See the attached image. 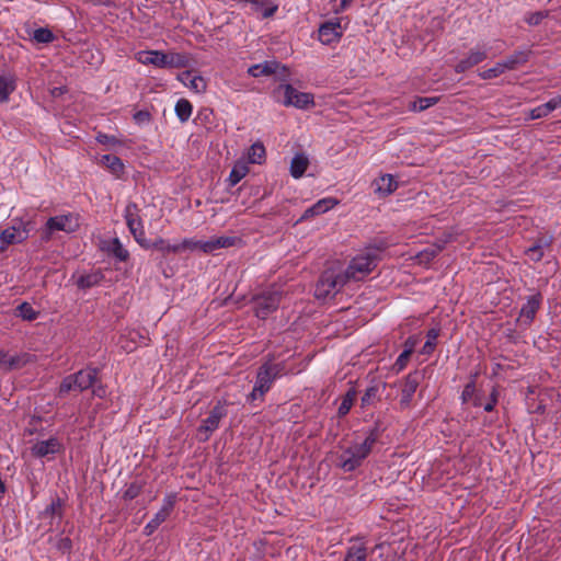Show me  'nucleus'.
<instances>
[{
    "label": "nucleus",
    "instance_id": "obj_1",
    "mask_svg": "<svg viewBox=\"0 0 561 561\" xmlns=\"http://www.w3.org/2000/svg\"><path fill=\"white\" fill-rule=\"evenodd\" d=\"M347 282V275L341 268L329 267L322 272L317 282L314 297L322 300L333 298Z\"/></svg>",
    "mask_w": 561,
    "mask_h": 561
},
{
    "label": "nucleus",
    "instance_id": "obj_2",
    "mask_svg": "<svg viewBox=\"0 0 561 561\" xmlns=\"http://www.w3.org/2000/svg\"><path fill=\"white\" fill-rule=\"evenodd\" d=\"M273 96L284 106H294L299 110H307L316 104L312 93L300 92L289 83L279 84L273 91Z\"/></svg>",
    "mask_w": 561,
    "mask_h": 561
},
{
    "label": "nucleus",
    "instance_id": "obj_3",
    "mask_svg": "<svg viewBox=\"0 0 561 561\" xmlns=\"http://www.w3.org/2000/svg\"><path fill=\"white\" fill-rule=\"evenodd\" d=\"M98 368L87 367L65 377L59 386V396L70 391L82 392L93 387L98 380Z\"/></svg>",
    "mask_w": 561,
    "mask_h": 561
},
{
    "label": "nucleus",
    "instance_id": "obj_4",
    "mask_svg": "<svg viewBox=\"0 0 561 561\" xmlns=\"http://www.w3.org/2000/svg\"><path fill=\"white\" fill-rule=\"evenodd\" d=\"M378 256L376 253L368 251L356 255L350 262L344 272L350 280H362L377 266Z\"/></svg>",
    "mask_w": 561,
    "mask_h": 561
},
{
    "label": "nucleus",
    "instance_id": "obj_5",
    "mask_svg": "<svg viewBox=\"0 0 561 561\" xmlns=\"http://www.w3.org/2000/svg\"><path fill=\"white\" fill-rule=\"evenodd\" d=\"M228 414L226 401H217L210 410L208 416L203 420L198 426V435L202 442H206L210 435L219 427L220 421Z\"/></svg>",
    "mask_w": 561,
    "mask_h": 561
},
{
    "label": "nucleus",
    "instance_id": "obj_6",
    "mask_svg": "<svg viewBox=\"0 0 561 561\" xmlns=\"http://www.w3.org/2000/svg\"><path fill=\"white\" fill-rule=\"evenodd\" d=\"M367 457L366 448L355 442L337 456V466L345 472H352L360 467Z\"/></svg>",
    "mask_w": 561,
    "mask_h": 561
},
{
    "label": "nucleus",
    "instance_id": "obj_7",
    "mask_svg": "<svg viewBox=\"0 0 561 561\" xmlns=\"http://www.w3.org/2000/svg\"><path fill=\"white\" fill-rule=\"evenodd\" d=\"M28 224L13 219L12 225L0 234V251H4L10 244L24 241L28 237Z\"/></svg>",
    "mask_w": 561,
    "mask_h": 561
},
{
    "label": "nucleus",
    "instance_id": "obj_8",
    "mask_svg": "<svg viewBox=\"0 0 561 561\" xmlns=\"http://www.w3.org/2000/svg\"><path fill=\"white\" fill-rule=\"evenodd\" d=\"M255 314L260 319L267 318L274 312L280 304V294L278 291H264L253 299Z\"/></svg>",
    "mask_w": 561,
    "mask_h": 561
},
{
    "label": "nucleus",
    "instance_id": "obj_9",
    "mask_svg": "<svg viewBox=\"0 0 561 561\" xmlns=\"http://www.w3.org/2000/svg\"><path fill=\"white\" fill-rule=\"evenodd\" d=\"M542 304V296L536 293L526 298V302L522 306L519 316L516 319V325L522 329H527L533 323L540 306Z\"/></svg>",
    "mask_w": 561,
    "mask_h": 561
},
{
    "label": "nucleus",
    "instance_id": "obj_10",
    "mask_svg": "<svg viewBox=\"0 0 561 561\" xmlns=\"http://www.w3.org/2000/svg\"><path fill=\"white\" fill-rule=\"evenodd\" d=\"M175 496L170 494L163 499L161 508L154 514V516L144 527V534L146 536L152 535L158 527L165 522L174 508Z\"/></svg>",
    "mask_w": 561,
    "mask_h": 561
},
{
    "label": "nucleus",
    "instance_id": "obj_11",
    "mask_svg": "<svg viewBox=\"0 0 561 561\" xmlns=\"http://www.w3.org/2000/svg\"><path fill=\"white\" fill-rule=\"evenodd\" d=\"M488 58V49L483 45H477L470 51L467 54V56L462 59H460L456 66L455 71L457 73L466 72L467 70L471 69L472 67L479 65L483 60Z\"/></svg>",
    "mask_w": 561,
    "mask_h": 561
},
{
    "label": "nucleus",
    "instance_id": "obj_12",
    "mask_svg": "<svg viewBox=\"0 0 561 561\" xmlns=\"http://www.w3.org/2000/svg\"><path fill=\"white\" fill-rule=\"evenodd\" d=\"M78 218L72 214L50 217L46 222V228L49 232L65 231L70 233L75 232L78 229Z\"/></svg>",
    "mask_w": 561,
    "mask_h": 561
},
{
    "label": "nucleus",
    "instance_id": "obj_13",
    "mask_svg": "<svg viewBox=\"0 0 561 561\" xmlns=\"http://www.w3.org/2000/svg\"><path fill=\"white\" fill-rule=\"evenodd\" d=\"M420 376L419 373H410L401 385L400 405L402 409H408L411 405L413 396L419 387Z\"/></svg>",
    "mask_w": 561,
    "mask_h": 561
},
{
    "label": "nucleus",
    "instance_id": "obj_14",
    "mask_svg": "<svg viewBox=\"0 0 561 561\" xmlns=\"http://www.w3.org/2000/svg\"><path fill=\"white\" fill-rule=\"evenodd\" d=\"M139 211L140 210L135 203L127 204L124 210V218L133 237H141V234H145Z\"/></svg>",
    "mask_w": 561,
    "mask_h": 561
},
{
    "label": "nucleus",
    "instance_id": "obj_15",
    "mask_svg": "<svg viewBox=\"0 0 561 561\" xmlns=\"http://www.w3.org/2000/svg\"><path fill=\"white\" fill-rule=\"evenodd\" d=\"M343 35L340 21H328L319 27V41L322 44L330 45L337 42Z\"/></svg>",
    "mask_w": 561,
    "mask_h": 561
},
{
    "label": "nucleus",
    "instance_id": "obj_16",
    "mask_svg": "<svg viewBox=\"0 0 561 561\" xmlns=\"http://www.w3.org/2000/svg\"><path fill=\"white\" fill-rule=\"evenodd\" d=\"M31 360L27 353L10 355L8 352L0 351V369L14 370L24 367Z\"/></svg>",
    "mask_w": 561,
    "mask_h": 561
},
{
    "label": "nucleus",
    "instance_id": "obj_17",
    "mask_svg": "<svg viewBox=\"0 0 561 561\" xmlns=\"http://www.w3.org/2000/svg\"><path fill=\"white\" fill-rule=\"evenodd\" d=\"M60 449L61 444L56 437H50L45 440H38L31 448L32 455L37 458H44L49 455H56L60 451Z\"/></svg>",
    "mask_w": 561,
    "mask_h": 561
},
{
    "label": "nucleus",
    "instance_id": "obj_18",
    "mask_svg": "<svg viewBox=\"0 0 561 561\" xmlns=\"http://www.w3.org/2000/svg\"><path fill=\"white\" fill-rule=\"evenodd\" d=\"M168 54L160 50L139 51L137 60L142 65H153L158 68H167Z\"/></svg>",
    "mask_w": 561,
    "mask_h": 561
},
{
    "label": "nucleus",
    "instance_id": "obj_19",
    "mask_svg": "<svg viewBox=\"0 0 561 561\" xmlns=\"http://www.w3.org/2000/svg\"><path fill=\"white\" fill-rule=\"evenodd\" d=\"M530 54L531 50L529 49L515 50L513 54L502 60L501 64L505 71L515 70L524 66L529 60Z\"/></svg>",
    "mask_w": 561,
    "mask_h": 561
},
{
    "label": "nucleus",
    "instance_id": "obj_20",
    "mask_svg": "<svg viewBox=\"0 0 561 561\" xmlns=\"http://www.w3.org/2000/svg\"><path fill=\"white\" fill-rule=\"evenodd\" d=\"M277 379L276 376L270 370V368L263 363L256 373L255 383L256 390L268 392L274 381Z\"/></svg>",
    "mask_w": 561,
    "mask_h": 561
},
{
    "label": "nucleus",
    "instance_id": "obj_21",
    "mask_svg": "<svg viewBox=\"0 0 561 561\" xmlns=\"http://www.w3.org/2000/svg\"><path fill=\"white\" fill-rule=\"evenodd\" d=\"M209 240L208 251L209 254L215 253L219 249H227L231 247H236L241 243V238L236 236H219L211 237Z\"/></svg>",
    "mask_w": 561,
    "mask_h": 561
},
{
    "label": "nucleus",
    "instance_id": "obj_22",
    "mask_svg": "<svg viewBox=\"0 0 561 561\" xmlns=\"http://www.w3.org/2000/svg\"><path fill=\"white\" fill-rule=\"evenodd\" d=\"M396 178H375L371 186L379 196H387L398 188Z\"/></svg>",
    "mask_w": 561,
    "mask_h": 561
},
{
    "label": "nucleus",
    "instance_id": "obj_23",
    "mask_svg": "<svg viewBox=\"0 0 561 561\" xmlns=\"http://www.w3.org/2000/svg\"><path fill=\"white\" fill-rule=\"evenodd\" d=\"M16 89V77L13 73H0V103H5Z\"/></svg>",
    "mask_w": 561,
    "mask_h": 561
},
{
    "label": "nucleus",
    "instance_id": "obj_24",
    "mask_svg": "<svg viewBox=\"0 0 561 561\" xmlns=\"http://www.w3.org/2000/svg\"><path fill=\"white\" fill-rule=\"evenodd\" d=\"M103 278L104 275L101 271H93L91 273L79 276L77 279V286L81 289H88L99 285Z\"/></svg>",
    "mask_w": 561,
    "mask_h": 561
},
{
    "label": "nucleus",
    "instance_id": "obj_25",
    "mask_svg": "<svg viewBox=\"0 0 561 561\" xmlns=\"http://www.w3.org/2000/svg\"><path fill=\"white\" fill-rule=\"evenodd\" d=\"M265 156H266V151H265V147L263 146V144L255 142L249 148L245 158L252 164H262L265 161Z\"/></svg>",
    "mask_w": 561,
    "mask_h": 561
},
{
    "label": "nucleus",
    "instance_id": "obj_26",
    "mask_svg": "<svg viewBox=\"0 0 561 561\" xmlns=\"http://www.w3.org/2000/svg\"><path fill=\"white\" fill-rule=\"evenodd\" d=\"M381 427L378 423H376L371 428L367 431V435L362 443H358L360 447L366 448V453L369 455L374 445L377 443L381 435Z\"/></svg>",
    "mask_w": 561,
    "mask_h": 561
},
{
    "label": "nucleus",
    "instance_id": "obj_27",
    "mask_svg": "<svg viewBox=\"0 0 561 561\" xmlns=\"http://www.w3.org/2000/svg\"><path fill=\"white\" fill-rule=\"evenodd\" d=\"M99 163L114 174L122 172L124 169L122 160L114 154H103L100 158Z\"/></svg>",
    "mask_w": 561,
    "mask_h": 561
},
{
    "label": "nucleus",
    "instance_id": "obj_28",
    "mask_svg": "<svg viewBox=\"0 0 561 561\" xmlns=\"http://www.w3.org/2000/svg\"><path fill=\"white\" fill-rule=\"evenodd\" d=\"M550 245V240L540 239L526 250V255L534 262L543 257V249Z\"/></svg>",
    "mask_w": 561,
    "mask_h": 561
},
{
    "label": "nucleus",
    "instance_id": "obj_29",
    "mask_svg": "<svg viewBox=\"0 0 561 561\" xmlns=\"http://www.w3.org/2000/svg\"><path fill=\"white\" fill-rule=\"evenodd\" d=\"M107 252L121 262L129 257V252L124 248L118 238H114L106 248Z\"/></svg>",
    "mask_w": 561,
    "mask_h": 561
},
{
    "label": "nucleus",
    "instance_id": "obj_30",
    "mask_svg": "<svg viewBox=\"0 0 561 561\" xmlns=\"http://www.w3.org/2000/svg\"><path fill=\"white\" fill-rule=\"evenodd\" d=\"M308 165V157L305 153H297L290 163V175H304Z\"/></svg>",
    "mask_w": 561,
    "mask_h": 561
},
{
    "label": "nucleus",
    "instance_id": "obj_31",
    "mask_svg": "<svg viewBox=\"0 0 561 561\" xmlns=\"http://www.w3.org/2000/svg\"><path fill=\"white\" fill-rule=\"evenodd\" d=\"M439 333L440 330L438 328H432L427 331L426 342L424 343L421 350V353L423 355H431L435 351Z\"/></svg>",
    "mask_w": 561,
    "mask_h": 561
},
{
    "label": "nucleus",
    "instance_id": "obj_32",
    "mask_svg": "<svg viewBox=\"0 0 561 561\" xmlns=\"http://www.w3.org/2000/svg\"><path fill=\"white\" fill-rule=\"evenodd\" d=\"M174 110H175V114H176L178 118L182 123H185L190 119V117L192 115L193 106L188 100L180 99L176 102Z\"/></svg>",
    "mask_w": 561,
    "mask_h": 561
},
{
    "label": "nucleus",
    "instance_id": "obj_33",
    "mask_svg": "<svg viewBox=\"0 0 561 561\" xmlns=\"http://www.w3.org/2000/svg\"><path fill=\"white\" fill-rule=\"evenodd\" d=\"M357 392L355 388H350L345 396L342 399V402L339 407L337 414L339 416H345L353 407V403L356 399Z\"/></svg>",
    "mask_w": 561,
    "mask_h": 561
},
{
    "label": "nucleus",
    "instance_id": "obj_34",
    "mask_svg": "<svg viewBox=\"0 0 561 561\" xmlns=\"http://www.w3.org/2000/svg\"><path fill=\"white\" fill-rule=\"evenodd\" d=\"M379 400H380L379 387L370 386L365 390V392L360 399V405H362V408H366V407L375 404Z\"/></svg>",
    "mask_w": 561,
    "mask_h": 561
},
{
    "label": "nucleus",
    "instance_id": "obj_35",
    "mask_svg": "<svg viewBox=\"0 0 561 561\" xmlns=\"http://www.w3.org/2000/svg\"><path fill=\"white\" fill-rule=\"evenodd\" d=\"M437 96H425V98H417L410 104V110L413 112H422L431 106L435 105L438 102Z\"/></svg>",
    "mask_w": 561,
    "mask_h": 561
},
{
    "label": "nucleus",
    "instance_id": "obj_36",
    "mask_svg": "<svg viewBox=\"0 0 561 561\" xmlns=\"http://www.w3.org/2000/svg\"><path fill=\"white\" fill-rule=\"evenodd\" d=\"M153 249L158 250L163 255L179 253L178 242L170 243L168 240H164L162 238H158L157 240L153 241Z\"/></svg>",
    "mask_w": 561,
    "mask_h": 561
},
{
    "label": "nucleus",
    "instance_id": "obj_37",
    "mask_svg": "<svg viewBox=\"0 0 561 561\" xmlns=\"http://www.w3.org/2000/svg\"><path fill=\"white\" fill-rule=\"evenodd\" d=\"M56 36L54 33L47 27H39L35 30L32 34V39L39 44H49L55 41Z\"/></svg>",
    "mask_w": 561,
    "mask_h": 561
},
{
    "label": "nucleus",
    "instance_id": "obj_38",
    "mask_svg": "<svg viewBox=\"0 0 561 561\" xmlns=\"http://www.w3.org/2000/svg\"><path fill=\"white\" fill-rule=\"evenodd\" d=\"M366 548L364 546H352L348 548L344 561H366Z\"/></svg>",
    "mask_w": 561,
    "mask_h": 561
},
{
    "label": "nucleus",
    "instance_id": "obj_39",
    "mask_svg": "<svg viewBox=\"0 0 561 561\" xmlns=\"http://www.w3.org/2000/svg\"><path fill=\"white\" fill-rule=\"evenodd\" d=\"M275 69L268 62L253 65L249 68L248 72L250 76L257 78L261 76H268L274 73Z\"/></svg>",
    "mask_w": 561,
    "mask_h": 561
},
{
    "label": "nucleus",
    "instance_id": "obj_40",
    "mask_svg": "<svg viewBox=\"0 0 561 561\" xmlns=\"http://www.w3.org/2000/svg\"><path fill=\"white\" fill-rule=\"evenodd\" d=\"M554 106L551 102V100H549L548 102L533 108L530 111V118L531 119H538V118H542V117H546L548 116L552 111H554Z\"/></svg>",
    "mask_w": 561,
    "mask_h": 561
},
{
    "label": "nucleus",
    "instance_id": "obj_41",
    "mask_svg": "<svg viewBox=\"0 0 561 561\" xmlns=\"http://www.w3.org/2000/svg\"><path fill=\"white\" fill-rule=\"evenodd\" d=\"M18 316L23 320L33 321L37 318L38 312L28 302H22L16 308Z\"/></svg>",
    "mask_w": 561,
    "mask_h": 561
},
{
    "label": "nucleus",
    "instance_id": "obj_42",
    "mask_svg": "<svg viewBox=\"0 0 561 561\" xmlns=\"http://www.w3.org/2000/svg\"><path fill=\"white\" fill-rule=\"evenodd\" d=\"M249 164H252L245 157L240 158L233 165L229 175H247L250 173Z\"/></svg>",
    "mask_w": 561,
    "mask_h": 561
},
{
    "label": "nucleus",
    "instance_id": "obj_43",
    "mask_svg": "<svg viewBox=\"0 0 561 561\" xmlns=\"http://www.w3.org/2000/svg\"><path fill=\"white\" fill-rule=\"evenodd\" d=\"M504 72H505V69L502 66L501 61H499L495 64L494 67L480 72L479 77L483 80H491V79L497 78L499 76L503 75Z\"/></svg>",
    "mask_w": 561,
    "mask_h": 561
},
{
    "label": "nucleus",
    "instance_id": "obj_44",
    "mask_svg": "<svg viewBox=\"0 0 561 561\" xmlns=\"http://www.w3.org/2000/svg\"><path fill=\"white\" fill-rule=\"evenodd\" d=\"M195 93H204L207 90V81L202 76H193L187 85Z\"/></svg>",
    "mask_w": 561,
    "mask_h": 561
},
{
    "label": "nucleus",
    "instance_id": "obj_45",
    "mask_svg": "<svg viewBox=\"0 0 561 561\" xmlns=\"http://www.w3.org/2000/svg\"><path fill=\"white\" fill-rule=\"evenodd\" d=\"M141 490H142L141 483H139V482H131L124 490L123 499L124 500H129V501L134 500V499H136L141 493Z\"/></svg>",
    "mask_w": 561,
    "mask_h": 561
},
{
    "label": "nucleus",
    "instance_id": "obj_46",
    "mask_svg": "<svg viewBox=\"0 0 561 561\" xmlns=\"http://www.w3.org/2000/svg\"><path fill=\"white\" fill-rule=\"evenodd\" d=\"M187 64V58L185 55L182 54H168L167 59V68L168 67H185Z\"/></svg>",
    "mask_w": 561,
    "mask_h": 561
},
{
    "label": "nucleus",
    "instance_id": "obj_47",
    "mask_svg": "<svg viewBox=\"0 0 561 561\" xmlns=\"http://www.w3.org/2000/svg\"><path fill=\"white\" fill-rule=\"evenodd\" d=\"M95 140L99 144L104 145L106 147H115L122 144L121 140L117 139L115 136L107 135L101 131L96 134Z\"/></svg>",
    "mask_w": 561,
    "mask_h": 561
},
{
    "label": "nucleus",
    "instance_id": "obj_48",
    "mask_svg": "<svg viewBox=\"0 0 561 561\" xmlns=\"http://www.w3.org/2000/svg\"><path fill=\"white\" fill-rule=\"evenodd\" d=\"M337 204V201L331 197L322 198L313 205L321 215L333 208Z\"/></svg>",
    "mask_w": 561,
    "mask_h": 561
},
{
    "label": "nucleus",
    "instance_id": "obj_49",
    "mask_svg": "<svg viewBox=\"0 0 561 561\" xmlns=\"http://www.w3.org/2000/svg\"><path fill=\"white\" fill-rule=\"evenodd\" d=\"M264 364L270 368L274 376L277 377V379L287 373L285 362L274 363L272 360H266Z\"/></svg>",
    "mask_w": 561,
    "mask_h": 561
},
{
    "label": "nucleus",
    "instance_id": "obj_50",
    "mask_svg": "<svg viewBox=\"0 0 561 561\" xmlns=\"http://www.w3.org/2000/svg\"><path fill=\"white\" fill-rule=\"evenodd\" d=\"M474 394H476V383L473 380H471L470 382H468L465 386V388L461 392V396H460L461 402L462 403L470 402Z\"/></svg>",
    "mask_w": 561,
    "mask_h": 561
},
{
    "label": "nucleus",
    "instance_id": "obj_51",
    "mask_svg": "<svg viewBox=\"0 0 561 561\" xmlns=\"http://www.w3.org/2000/svg\"><path fill=\"white\" fill-rule=\"evenodd\" d=\"M179 253L183 252H195L196 251V239L195 238H185L182 241L178 242Z\"/></svg>",
    "mask_w": 561,
    "mask_h": 561
},
{
    "label": "nucleus",
    "instance_id": "obj_52",
    "mask_svg": "<svg viewBox=\"0 0 561 561\" xmlns=\"http://www.w3.org/2000/svg\"><path fill=\"white\" fill-rule=\"evenodd\" d=\"M547 16H548L547 11H537V12L529 13L525 18V21L527 24L535 26V25L540 24L542 22V20L546 19Z\"/></svg>",
    "mask_w": 561,
    "mask_h": 561
},
{
    "label": "nucleus",
    "instance_id": "obj_53",
    "mask_svg": "<svg viewBox=\"0 0 561 561\" xmlns=\"http://www.w3.org/2000/svg\"><path fill=\"white\" fill-rule=\"evenodd\" d=\"M242 178H218L216 186H222L225 190L230 191L234 187Z\"/></svg>",
    "mask_w": 561,
    "mask_h": 561
},
{
    "label": "nucleus",
    "instance_id": "obj_54",
    "mask_svg": "<svg viewBox=\"0 0 561 561\" xmlns=\"http://www.w3.org/2000/svg\"><path fill=\"white\" fill-rule=\"evenodd\" d=\"M61 507L62 503L59 497L51 501V503L46 507L45 514L46 515H61Z\"/></svg>",
    "mask_w": 561,
    "mask_h": 561
},
{
    "label": "nucleus",
    "instance_id": "obj_55",
    "mask_svg": "<svg viewBox=\"0 0 561 561\" xmlns=\"http://www.w3.org/2000/svg\"><path fill=\"white\" fill-rule=\"evenodd\" d=\"M419 342H420L419 335L409 336L404 342L403 351H409V354H412L414 352L415 346L419 344Z\"/></svg>",
    "mask_w": 561,
    "mask_h": 561
},
{
    "label": "nucleus",
    "instance_id": "obj_56",
    "mask_svg": "<svg viewBox=\"0 0 561 561\" xmlns=\"http://www.w3.org/2000/svg\"><path fill=\"white\" fill-rule=\"evenodd\" d=\"M497 390L493 388L490 400L483 405L484 411L492 412L497 403Z\"/></svg>",
    "mask_w": 561,
    "mask_h": 561
},
{
    "label": "nucleus",
    "instance_id": "obj_57",
    "mask_svg": "<svg viewBox=\"0 0 561 561\" xmlns=\"http://www.w3.org/2000/svg\"><path fill=\"white\" fill-rule=\"evenodd\" d=\"M150 113L148 111H138L134 114V119L136 123H147L150 121Z\"/></svg>",
    "mask_w": 561,
    "mask_h": 561
},
{
    "label": "nucleus",
    "instance_id": "obj_58",
    "mask_svg": "<svg viewBox=\"0 0 561 561\" xmlns=\"http://www.w3.org/2000/svg\"><path fill=\"white\" fill-rule=\"evenodd\" d=\"M411 354H409V351H403L397 358L396 360V366L399 368V369H402L403 367H405L409 358H410Z\"/></svg>",
    "mask_w": 561,
    "mask_h": 561
},
{
    "label": "nucleus",
    "instance_id": "obj_59",
    "mask_svg": "<svg viewBox=\"0 0 561 561\" xmlns=\"http://www.w3.org/2000/svg\"><path fill=\"white\" fill-rule=\"evenodd\" d=\"M319 215H321V214H320V213H318V209L316 208V206H314V205H312V206L308 207V208L304 211V214L301 215V217H300L299 221L307 220V219H309V218H311V217L319 216Z\"/></svg>",
    "mask_w": 561,
    "mask_h": 561
},
{
    "label": "nucleus",
    "instance_id": "obj_60",
    "mask_svg": "<svg viewBox=\"0 0 561 561\" xmlns=\"http://www.w3.org/2000/svg\"><path fill=\"white\" fill-rule=\"evenodd\" d=\"M194 76L193 71L192 70H186V71H183L182 73H180L178 76V79L179 81H181L184 85H188L190 84V80L192 79V77Z\"/></svg>",
    "mask_w": 561,
    "mask_h": 561
},
{
    "label": "nucleus",
    "instance_id": "obj_61",
    "mask_svg": "<svg viewBox=\"0 0 561 561\" xmlns=\"http://www.w3.org/2000/svg\"><path fill=\"white\" fill-rule=\"evenodd\" d=\"M136 242L144 249H153V242L147 240L145 238V234H141V237H134Z\"/></svg>",
    "mask_w": 561,
    "mask_h": 561
},
{
    "label": "nucleus",
    "instance_id": "obj_62",
    "mask_svg": "<svg viewBox=\"0 0 561 561\" xmlns=\"http://www.w3.org/2000/svg\"><path fill=\"white\" fill-rule=\"evenodd\" d=\"M266 391L256 390V383H254L251 393L248 396L249 401H255L257 399H262Z\"/></svg>",
    "mask_w": 561,
    "mask_h": 561
},
{
    "label": "nucleus",
    "instance_id": "obj_63",
    "mask_svg": "<svg viewBox=\"0 0 561 561\" xmlns=\"http://www.w3.org/2000/svg\"><path fill=\"white\" fill-rule=\"evenodd\" d=\"M72 547V542L68 537L61 538L58 542V549L62 552L69 551Z\"/></svg>",
    "mask_w": 561,
    "mask_h": 561
},
{
    "label": "nucleus",
    "instance_id": "obj_64",
    "mask_svg": "<svg viewBox=\"0 0 561 561\" xmlns=\"http://www.w3.org/2000/svg\"><path fill=\"white\" fill-rule=\"evenodd\" d=\"M208 244H209V240H197L196 239V251H201L204 254H209L208 247H207Z\"/></svg>",
    "mask_w": 561,
    "mask_h": 561
}]
</instances>
